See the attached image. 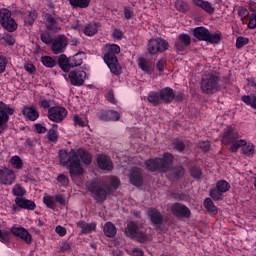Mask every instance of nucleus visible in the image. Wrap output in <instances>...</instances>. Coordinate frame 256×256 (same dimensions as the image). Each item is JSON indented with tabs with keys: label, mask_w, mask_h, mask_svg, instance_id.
I'll return each instance as SVG.
<instances>
[{
	"label": "nucleus",
	"mask_w": 256,
	"mask_h": 256,
	"mask_svg": "<svg viewBox=\"0 0 256 256\" xmlns=\"http://www.w3.org/2000/svg\"><path fill=\"white\" fill-rule=\"evenodd\" d=\"M59 159L60 164L69 169V174L72 178L83 175L84 170L79 163V158L75 150H71L69 153L66 150H59Z\"/></svg>",
	"instance_id": "obj_1"
},
{
	"label": "nucleus",
	"mask_w": 256,
	"mask_h": 256,
	"mask_svg": "<svg viewBox=\"0 0 256 256\" xmlns=\"http://www.w3.org/2000/svg\"><path fill=\"white\" fill-rule=\"evenodd\" d=\"M148 171L167 173L173 165V154L164 153L162 158H153L145 161Z\"/></svg>",
	"instance_id": "obj_2"
},
{
	"label": "nucleus",
	"mask_w": 256,
	"mask_h": 256,
	"mask_svg": "<svg viewBox=\"0 0 256 256\" xmlns=\"http://www.w3.org/2000/svg\"><path fill=\"white\" fill-rule=\"evenodd\" d=\"M107 52L104 54V62L108 65L111 73L119 75L121 67L119 66V60H117L118 53H121V48L117 44H107Z\"/></svg>",
	"instance_id": "obj_3"
},
{
	"label": "nucleus",
	"mask_w": 256,
	"mask_h": 256,
	"mask_svg": "<svg viewBox=\"0 0 256 256\" xmlns=\"http://www.w3.org/2000/svg\"><path fill=\"white\" fill-rule=\"evenodd\" d=\"M87 189L91 193V197L94 198L96 203H105L107 201V195H109V190L105 186L101 185L100 182L93 181L87 184Z\"/></svg>",
	"instance_id": "obj_4"
},
{
	"label": "nucleus",
	"mask_w": 256,
	"mask_h": 256,
	"mask_svg": "<svg viewBox=\"0 0 256 256\" xmlns=\"http://www.w3.org/2000/svg\"><path fill=\"white\" fill-rule=\"evenodd\" d=\"M193 35L198 41H206L211 45H217L221 41L220 34H211L209 29L205 27L194 28Z\"/></svg>",
	"instance_id": "obj_5"
},
{
	"label": "nucleus",
	"mask_w": 256,
	"mask_h": 256,
	"mask_svg": "<svg viewBox=\"0 0 256 256\" xmlns=\"http://www.w3.org/2000/svg\"><path fill=\"white\" fill-rule=\"evenodd\" d=\"M201 89L203 93L206 95H213V93H217L221 86L219 85V77L211 74L206 76L201 81Z\"/></svg>",
	"instance_id": "obj_6"
},
{
	"label": "nucleus",
	"mask_w": 256,
	"mask_h": 256,
	"mask_svg": "<svg viewBox=\"0 0 256 256\" xmlns=\"http://www.w3.org/2000/svg\"><path fill=\"white\" fill-rule=\"evenodd\" d=\"M125 235L126 237H130V239H137L139 243H147V241H149V237L145 231L134 222H128Z\"/></svg>",
	"instance_id": "obj_7"
},
{
	"label": "nucleus",
	"mask_w": 256,
	"mask_h": 256,
	"mask_svg": "<svg viewBox=\"0 0 256 256\" xmlns=\"http://www.w3.org/2000/svg\"><path fill=\"white\" fill-rule=\"evenodd\" d=\"M0 23L6 31H9V33L17 31V22H15V19L11 17V11L8 9L0 10Z\"/></svg>",
	"instance_id": "obj_8"
},
{
	"label": "nucleus",
	"mask_w": 256,
	"mask_h": 256,
	"mask_svg": "<svg viewBox=\"0 0 256 256\" xmlns=\"http://www.w3.org/2000/svg\"><path fill=\"white\" fill-rule=\"evenodd\" d=\"M241 147L243 155L251 157V155L255 154V146L252 143L247 144V141L245 140H238L232 143L230 151H232V153H237Z\"/></svg>",
	"instance_id": "obj_9"
},
{
	"label": "nucleus",
	"mask_w": 256,
	"mask_h": 256,
	"mask_svg": "<svg viewBox=\"0 0 256 256\" xmlns=\"http://www.w3.org/2000/svg\"><path fill=\"white\" fill-rule=\"evenodd\" d=\"M67 117V109L61 106H53L48 109V119L54 123H61Z\"/></svg>",
	"instance_id": "obj_10"
},
{
	"label": "nucleus",
	"mask_w": 256,
	"mask_h": 256,
	"mask_svg": "<svg viewBox=\"0 0 256 256\" xmlns=\"http://www.w3.org/2000/svg\"><path fill=\"white\" fill-rule=\"evenodd\" d=\"M51 45L52 53H54V55H59L61 53H65V49H67L69 42L67 41V37L59 35L53 39Z\"/></svg>",
	"instance_id": "obj_11"
},
{
	"label": "nucleus",
	"mask_w": 256,
	"mask_h": 256,
	"mask_svg": "<svg viewBox=\"0 0 256 256\" xmlns=\"http://www.w3.org/2000/svg\"><path fill=\"white\" fill-rule=\"evenodd\" d=\"M148 217L150 218L151 223L155 226L156 231L161 233L163 231V214L159 212L156 208H151L148 210Z\"/></svg>",
	"instance_id": "obj_12"
},
{
	"label": "nucleus",
	"mask_w": 256,
	"mask_h": 256,
	"mask_svg": "<svg viewBox=\"0 0 256 256\" xmlns=\"http://www.w3.org/2000/svg\"><path fill=\"white\" fill-rule=\"evenodd\" d=\"M69 79L71 85L81 87L85 83V79H87V73L83 70H73L69 73Z\"/></svg>",
	"instance_id": "obj_13"
},
{
	"label": "nucleus",
	"mask_w": 256,
	"mask_h": 256,
	"mask_svg": "<svg viewBox=\"0 0 256 256\" xmlns=\"http://www.w3.org/2000/svg\"><path fill=\"white\" fill-rule=\"evenodd\" d=\"M171 213L178 218L183 217L184 219H189L191 217V210L181 203H174L171 207Z\"/></svg>",
	"instance_id": "obj_14"
},
{
	"label": "nucleus",
	"mask_w": 256,
	"mask_h": 256,
	"mask_svg": "<svg viewBox=\"0 0 256 256\" xmlns=\"http://www.w3.org/2000/svg\"><path fill=\"white\" fill-rule=\"evenodd\" d=\"M15 109L9 107V105L0 101V128L3 129V125L9 121V115H13ZM2 131L0 130V134Z\"/></svg>",
	"instance_id": "obj_15"
},
{
	"label": "nucleus",
	"mask_w": 256,
	"mask_h": 256,
	"mask_svg": "<svg viewBox=\"0 0 256 256\" xmlns=\"http://www.w3.org/2000/svg\"><path fill=\"white\" fill-rule=\"evenodd\" d=\"M129 181L131 185H134V187H141L143 185V174L141 173V169L137 167L131 168Z\"/></svg>",
	"instance_id": "obj_16"
},
{
	"label": "nucleus",
	"mask_w": 256,
	"mask_h": 256,
	"mask_svg": "<svg viewBox=\"0 0 256 256\" xmlns=\"http://www.w3.org/2000/svg\"><path fill=\"white\" fill-rule=\"evenodd\" d=\"M15 182V173L9 168L0 169L1 185H13Z\"/></svg>",
	"instance_id": "obj_17"
},
{
	"label": "nucleus",
	"mask_w": 256,
	"mask_h": 256,
	"mask_svg": "<svg viewBox=\"0 0 256 256\" xmlns=\"http://www.w3.org/2000/svg\"><path fill=\"white\" fill-rule=\"evenodd\" d=\"M11 233L12 235H15V237H19L20 239H22L23 241H25V243H31V234L29 233V231H27V229L19 226V227H15L13 226L11 228Z\"/></svg>",
	"instance_id": "obj_18"
},
{
	"label": "nucleus",
	"mask_w": 256,
	"mask_h": 256,
	"mask_svg": "<svg viewBox=\"0 0 256 256\" xmlns=\"http://www.w3.org/2000/svg\"><path fill=\"white\" fill-rule=\"evenodd\" d=\"M189 45H191V36L182 33L175 42V49L177 51H185V47H189Z\"/></svg>",
	"instance_id": "obj_19"
},
{
	"label": "nucleus",
	"mask_w": 256,
	"mask_h": 256,
	"mask_svg": "<svg viewBox=\"0 0 256 256\" xmlns=\"http://www.w3.org/2000/svg\"><path fill=\"white\" fill-rule=\"evenodd\" d=\"M97 164L103 171H111V169H113V161H111L109 156L103 154L97 156Z\"/></svg>",
	"instance_id": "obj_20"
},
{
	"label": "nucleus",
	"mask_w": 256,
	"mask_h": 256,
	"mask_svg": "<svg viewBox=\"0 0 256 256\" xmlns=\"http://www.w3.org/2000/svg\"><path fill=\"white\" fill-rule=\"evenodd\" d=\"M22 113L29 121H37L39 119V111L35 106H24Z\"/></svg>",
	"instance_id": "obj_21"
},
{
	"label": "nucleus",
	"mask_w": 256,
	"mask_h": 256,
	"mask_svg": "<svg viewBox=\"0 0 256 256\" xmlns=\"http://www.w3.org/2000/svg\"><path fill=\"white\" fill-rule=\"evenodd\" d=\"M76 153V157H78L79 159V163L81 164L84 163V165H91L92 161H93V157L91 156V154L89 152H87V150L83 149V148H79L77 151H75Z\"/></svg>",
	"instance_id": "obj_22"
},
{
	"label": "nucleus",
	"mask_w": 256,
	"mask_h": 256,
	"mask_svg": "<svg viewBox=\"0 0 256 256\" xmlns=\"http://www.w3.org/2000/svg\"><path fill=\"white\" fill-rule=\"evenodd\" d=\"M15 203L21 209H28L29 211H35V207H37V205L32 200H27L22 197H17L15 199Z\"/></svg>",
	"instance_id": "obj_23"
},
{
	"label": "nucleus",
	"mask_w": 256,
	"mask_h": 256,
	"mask_svg": "<svg viewBox=\"0 0 256 256\" xmlns=\"http://www.w3.org/2000/svg\"><path fill=\"white\" fill-rule=\"evenodd\" d=\"M193 3L197 6L200 7V9H203L206 13L209 15H213L215 13V8L211 2L204 1V0H193Z\"/></svg>",
	"instance_id": "obj_24"
},
{
	"label": "nucleus",
	"mask_w": 256,
	"mask_h": 256,
	"mask_svg": "<svg viewBox=\"0 0 256 256\" xmlns=\"http://www.w3.org/2000/svg\"><path fill=\"white\" fill-rule=\"evenodd\" d=\"M185 176V168L183 166H174L169 173L170 179L173 181H179Z\"/></svg>",
	"instance_id": "obj_25"
},
{
	"label": "nucleus",
	"mask_w": 256,
	"mask_h": 256,
	"mask_svg": "<svg viewBox=\"0 0 256 256\" xmlns=\"http://www.w3.org/2000/svg\"><path fill=\"white\" fill-rule=\"evenodd\" d=\"M237 139H239V134H237V132L230 129L224 133L222 138V143L224 145H229V143H235V141H239Z\"/></svg>",
	"instance_id": "obj_26"
},
{
	"label": "nucleus",
	"mask_w": 256,
	"mask_h": 256,
	"mask_svg": "<svg viewBox=\"0 0 256 256\" xmlns=\"http://www.w3.org/2000/svg\"><path fill=\"white\" fill-rule=\"evenodd\" d=\"M45 19H46V29L48 31H54L57 32L59 31V26H57V20L55 19V17H53V15L46 13L45 14Z\"/></svg>",
	"instance_id": "obj_27"
},
{
	"label": "nucleus",
	"mask_w": 256,
	"mask_h": 256,
	"mask_svg": "<svg viewBox=\"0 0 256 256\" xmlns=\"http://www.w3.org/2000/svg\"><path fill=\"white\" fill-rule=\"evenodd\" d=\"M58 65L65 73H69L71 67V58H67L65 54H62L58 58Z\"/></svg>",
	"instance_id": "obj_28"
},
{
	"label": "nucleus",
	"mask_w": 256,
	"mask_h": 256,
	"mask_svg": "<svg viewBox=\"0 0 256 256\" xmlns=\"http://www.w3.org/2000/svg\"><path fill=\"white\" fill-rule=\"evenodd\" d=\"M162 103H171L173 101V89L166 87L159 91Z\"/></svg>",
	"instance_id": "obj_29"
},
{
	"label": "nucleus",
	"mask_w": 256,
	"mask_h": 256,
	"mask_svg": "<svg viewBox=\"0 0 256 256\" xmlns=\"http://www.w3.org/2000/svg\"><path fill=\"white\" fill-rule=\"evenodd\" d=\"M77 227L81 229V233L84 235H88V233H91V231H95V228L97 227L95 223H85L83 221H79L77 223Z\"/></svg>",
	"instance_id": "obj_30"
},
{
	"label": "nucleus",
	"mask_w": 256,
	"mask_h": 256,
	"mask_svg": "<svg viewBox=\"0 0 256 256\" xmlns=\"http://www.w3.org/2000/svg\"><path fill=\"white\" fill-rule=\"evenodd\" d=\"M103 231L106 237L113 238L117 235V227H115V224L112 222H106Z\"/></svg>",
	"instance_id": "obj_31"
},
{
	"label": "nucleus",
	"mask_w": 256,
	"mask_h": 256,
	"mask_svg": "<svg viewBox=\"0 0 256 256\" xmlns=\"http://www.w3.org/2000/svg\"><path fill=\"white\" fill-rule=\"evenodd\" d=\"M85 57V53L80 52L75 54L74 56H72V58H70V67H79L81 65H83V58Z\"/></svg>",
	"instance_id": "obj_32"
},
{
	"label": "nucleus",
	"mask_w": 256,
	"mask_h": 256,
	"mask_svg": "<svg viewBox=\"0 0 256 256\" xmlns=\"http://www.w3.org/2000/svg\"><path fill=\"white\" fill-rule=\"evenodd\" d=\"M138 67L141 71H144V73H151V62L145 58L138 59Z\"/></svg>",
	"instance_id": "obj_33"
},
{
	"label": "nucleus",
	"mask_w": 256,
	"mask_h": 256,
	"mask_svg": "<svg viewBox=\"0 0 256 256\" xmlns=\"http://www.w3.org/2000/svg\"><path fill=\"white\" fill-rule=\"evenodd\" d=\"M159 42H157V38H152L150 39V41L148 42V52L150 53V55H157V53H159Z\"/></svg>",
	"instance_id": "obj_34"
},
{
	"label": "nucleus",
	"mask_w": 256,
	"mask_h": 256,
	"mask_svg": "<svg viewBox=\"0 0 256 256\" xmlns=\"http://www.w3.org/2000/svg\"><path fill=\"white\" fill-rule=\"evenodd\" d=\"M148 101L149 103H152V105L154 106L161 105V103H163L159 92H151L148 95Z\"/></svg>",
	"instance_id": "obj_35"
},
{
	"label": "nucleus",
	"mask_w": 256,
	"mask_h": 256,
	"mask_svg": "<svg viewBox=\"0 0 256 256\" xmlns=\"http://www.w3.org/2000/svg\"><path fill=\"white\" fill-rule=\"evenodd\" d=\"M72 7H79L80 9H87L91 4V0H69Z\"/></svg>",
	"instance_id": "obj_36"
},
{
	"label": "nucleus",
	"mask_w": 256,
	"mask_h": 256,
	"mask_svg": "<svg viewBox=\"0 0 256 256\" xmlns=\"http://www.w3.org/2000/svg\"><path fill=\"white\" fill-rule=\"evenodd\" d=\"M204 207L207 209L208 213H213V215H217V206L213 203L211 198H206L204 201Z\"/></svg>",
	"instance_id": "obj_37"
},
{
	"label": "nucleus",
	"mask_w": 256,
	"mask_h": 256,
	"mask_svg": "<svg viewBox=\"0 0 256 256\" xmlns=\"http://www.w3.org/2000/svg\"><path fill=\"white\" fill-rule=\"evenodd\" d=\"M243 103H246V105H250L253 109H256V96L255 95H248V96H242Z\"/></svg>",
	"instance_id": "obj_38"
},
{
	"label": "nucleus",
	"mask_w": 256,
	"mask_h": 256,
	"mask_svg": "<svg viewBox=\"0 0 256 256\" xmlns=\"http://www.w3.org/2000/svg\"><path fill=\"white\" fill-rule=\"evenodd\" d=\"M216 187L222 193H227L231 189V185L225 180L218 181Z\"/></svg>",
	"instance_id": "obj_39"
},
{
	"label": "nucleus",
	"mask_w": 256,
	"mask_h": 256,
	"mask_svg": "<svg viewBox=\"0 0 256 256\" xmlns=\"http://www.w3.org/2000/svg\"><path fill=\"white\" fill-rule=\"evenodd\" d=\"M41 62L45 67H55L57 65V61L53 59L51 56H43L41 58Z\"/></svg>",
	"instance_id": "obj_40"
},
{
	"label": "nucleus",
	"mask_w": 256,
	"mask_h": 256,
	"mask_svg": "<svg viewBox=\"0 0 256 256\" xmlns=\"http://www.w3.org/2000/svg\"><path fill=\"white\" fill-rule=\"evenodd\" d=\"M83 33L88 37H93L97 33V26L95 24H89L83 29Z\"/></svg>",
	"instance_id": "obj_41"
},
{
	"label": "nucleus",
	"mask_w": 256,
	"mask_h": 256,
	"mask_svg": "<svg viewBox=\"0 0 256 256\" xmlns=\"http://www.w3.org/2000/svg\"><path fill=\"white\" fill-rule=\"evenodd\" d=\"M157 45L159 47L158 53H164V51H167L169 49V43L165 41L163 38H156Z\"/></svg>",
	"instance_id": "obj_42"
},
{
	"label": "nucleus",
	"mask_w": 256,
	"mask_h": 256,
	"mask_svg": "<svg viewBox=\"0 0 256 256\" xmlns=\"http://www.w3.org/2000/svg\"><path fill=\"white\" fill-rule=\"evenodd\" d=\"M210 197L213 201H222L223 200V192L219 191V189L210 190Z\"/></svg>",
	"instance_id": "obj_43"
},
{
	"label": "nucleus",
	"mask_w": 256,
	"mask_h": 256,
	"mask_svg": "<svg viewBox=\"0 0 256 256\" xmlns=\"http://www.w3.org/2000/svg\"><path fill=\"white\" fill-rule=\"evenodd\" d=\"M190 173L193 179H201V176L203 175V171L197 166L192 167Z\"/></svg>",
	"instance_id": "obj_44"
},
{
	"label": "nucleus",
	"mask_w": 256,
	"mask_h": 256,
	"mask_svg": "<svg viewBox=\"0 0 256 256\" xmlns=\"http://www.w3.org/2000/svg\"><path fill=\"white\" fill-rule=\"evenodd\" d=\"M40 39L42 41V43H45V45H52L53 43V37H51V34L49 33H42L40 35Z\"/></svg>",
	"instance_id": "obj_45"
},
{
	"label": "nucleus",
	"mask_w": 256,
	"mask_h": 256,
	"mask_svg": "<svg viewBox=\"0 0 256 256\" xmlns=\"http://www.w3.org/2000/svg\"><path fill=\"white\" fill-rule=\"evenodd\" d=\"M43 201L46 207H49V209L55 210V198H53L52 196H46L43 198Z\"/></svg>",
	"instance_id": "obj_46"
},
{
	"label": "nucleus",
	"mask_w": 256,
	"mask_h": 256,
	"mask_svg": "<svg viewBox=\"0 0 256 256\" xmlns=\"http://www.w3.org/2000/svg\"><path fill=\"white\" fill-rule=\"evenodd\" d=\"M13 193L16 197H23L26 191H25V188L21 187V185L16 184L13 188Z\"/></svg>",
	"instance_id": "obj_47"
},
{
	"label": "nucleus",
	"mask_w": 256,
	"mask_h": 256,
	"mask_svg": "<svg viewBox=\"0 0 256 256\" xmlns=\"http://www.w3.org/2000/svg\"><path fill=\"white\" fill-rule=\"evenodd\" d=\"M247 43H249V38L239 36L236 39V48L241 49L242 47H245V45H247Z\"/></svg>",
	"instance_id": "obj_48"
},
{
	"label": "nucleus",
	"mask_w": 256,
	"mask_h": 256,
	"mask_svg": "<svg viewBox=\"0 0 256 256\" xmlns=\"http://www.w3.org/2000/svg\"><path fill=\"white\" fill-rule=\"evenodd\" d=\"M35 19H37V12H29L28 17L25 18V23H28V25H33V23H35Z\"/></svg>",
	"instance_id": "obj_49"
},
{
	"label": "nucleus",
	"mask_w": 256,
	"mask_h": 256,
	"mask_svg": "<svg viewBox=\"0 0 256 256\" xmlns=\"http://www.w3.org/2000/svg\"><path fill=\"white\" fill-rule=\"evenodd\" d=\"M120 115L119 112L108 110V121H119Z\"/></svg>",
	"instance_id": "obj_50"
},
{
	"label": "nucleus",
	"mask_w": 256,
	"mask_h": 256,
	"mask_svg": "<svg viewBox=\"0 0 256 256\" xmlns=\"http://www.w3.org/2000/svg\"><path fill=\"white\" fill-rule=\"evenodd\" d=\"M57 181L58 183H60L63 187H67V185H69V178H67V176H65V174H60L57 177Z\"/></svg>",
	"instance_id": "obj_51"
},
{
	"label": "nucleus",
	"mask_w": 256,
	"mask_h": 256,
	"mask_svg": "<svg viewBox=\"0 0 256 256\" xmlns=\"http://www.w3.org/2000/svg\"><path fill=\"white\" fill-rule=\"evenodd\" d=\"M12 165H15L16 169H21V167H23V161L19 156H13Z\"/></svg>",
	"instance_id": "obj_52"
},
{
	"label": "nucleus",
	"mask_w": 256,
	"mask_h": 256,
	"mask_svg": "<svg viewBox=\"0 0 256 256\" xmlns=\"http://www.w3.org/2000/svg\"><path fill=\"white\" fill-rule=\"evenodd\" d=\"M48 139L49 141L55 142L57 139H59V136L57 135V131L55 129H50L48 131Z\"/></svg>",
	"instance_id": "obj_53"
},
{
	"label": "nucleus",
	"mask_w": 256,
	"mask_h": 256,
	"mask_svg": "<svg viewBox=\"0 0 256 256\" xmlns=\"http://www.w3.org/2000/svg\"><path fill=\"white\" fill-rule=\"evenodd\" d=\"M176 8L178 11L185 13V11H187V4L184 1L179 0L176 2Z\"/></svg>",
	"instance_id": "obj_54"
},
{
	"label": "nucleus",
	"mask_w": 256,
	"mask_h": 256,
	"mask_svg": "<svg viewBox=\"0 0 256 256\" xmlns=\"http://www.w3.org/2000/svg\"><path fill=\"white\" fill-rule=\"evenodd\" d=\"M200 149H202V151H204V153H207V151H209V149H211V143L209 141H202L200 142Z\"/></svg>",
	"instance_id": "obj_55"
},
{
	"label": "nucleus",
	"mask_w": 256,
	"mask_h": 256,
	"mask_svg": "<svg viewBox=\"0 0 256 256\" xmlns=\"http://www.w3.org/2000/svg\"><path fill=\"white\" fill-rule=\"evenodd\" d=\"M134 15L135 14L131 10V8H129V7L124 8V17H125V19H127V20L133 19Z\"/></svg>",
	"instance_id": "obj_56"
},
{
	"label": "nucleus",
	"mask_w": 256,
	"mask_h": 256,
	"mask_svg": "<svg viewBox=\"0 0 256 256\" xmlns=\"http://www.w3.org/2000/svg\"><path fill=\"white\" fill-rule=\"evenodd\" d=\"M255 27H256V14H251L250 20L248 23V28L255 29Z\"/></svg>",
	"instance_id": "obj_57"
},
{
	"label": "nucleus",
	"mask_w": 256,
	"mask_h": 256,
	"mask_svg": "<svg viewBox=\"0 0 256 256\" xmlns=\"http://www.w3.org/2000/svg\"><path fill=\"white\" fill-rule=\"evenodd\" d=\"M174 149L177 151H184L185 150V144L181 141H176L173 143Z\"/></svg>",
	"instance_id": "obj_58"
},
{
	"label": "nucleus",
	"mask_w": 256,
	"mask_h": 256,
	"mask_svg": "<svg viewBox=\"0 0 256 256\" xmlns=\"http://www.w3.org/2000/svg\"><path fill=\"white\" fill-rule=\"evenodd\" d=\"M2 39L5 41V43H7L8 45H15V40L13 38V36L11 35H5L2 37Z\"/></svg>",
	"instance_id": "obj_59"
},
{
	"label": "nucleus",
	"mask_w": 256,
	"mask_h": 256,
	"mask_svg": "<svg viewBox=\"0 0 256 256\" xmlns=\"http://www.w3.org/2000/svg\"><path fill=\"white\" fill-rule=\"evenodd\" d=\"M56 233H58V235H60V237H65V235H67V229L63 226H57Z\"/></svg>",
	"instance_id": "obj_60"
},
{
	"label": "nucleus",
	"mask_w": 256,
	"mask_h": 256,
	"mask_svg": "<svg viewBox=\"0 0 256 256\" xmlns=\"http://www.w3.org/2000/svg\"><path fill=\"white\" fill-rule=\"evenodd\" d=\"M113 37H114V39H122L123 38V32L119 29H114Z\"/></svg>",
	"instance_id": "obj_61"
},
{
	"label": "nucleus",
	"mask_w": 256,
	"mask_h": 256,
	"mask_svg": "<svg viewBox=\"0 0 256 256\" xmlns=\"http://www.w3.org/2000/svg\"><path fill=\"white\" fill-rule=\"evenodd\" d=\"M35 129H36L37 133H46L47 132V128L41 124H35Z\"/></svg>",
	"instance_id": "obj_62"
},
{
	"label": "nucleus",
	"mask_w": 256,
	"mask_h": 256,
	"mask_svg": "<svg viewBox=\"0 0 256 256\" xmlns=\"http://www.w3.org/2000/svg\"><path fill=\"white\" fill-rule=\"evenodd\" d=\"M24 69H25V71H27L28 73H34V71H35V65H33V64H25V65H24Z\"/></svg>",
	"instance_id": "obj_63"
},
{
	"label": "nucleus",
	"mask_w": 256,
	"mask_h": 256,
	"mask_svg": "<svg viewBox=\"0 0 256 256\" xmlns=\"http://www.w3.org/2000/svg\"><path fill=\"white\" fill-rule=\"evenodd\" d=\"M145 255V253L143 252V250H141V248H135L134 250H132V256H143Z\"/></svg>",
	"instance_id": "obj_64"
}]
</instances>
